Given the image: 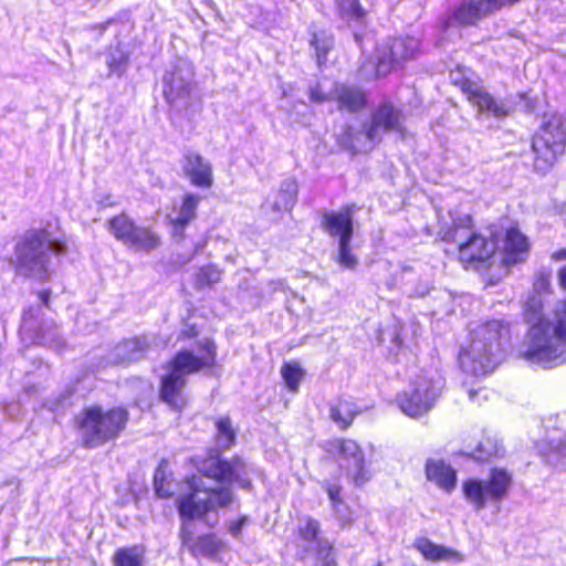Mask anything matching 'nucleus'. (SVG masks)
<instances>
[{
	"mask_svg": "<svg viewBox=\"0 0 566 566\" xmlns=\"http://www.w3.org/2000/svg\"><path fill=\"white\" fill-rule=\"evenodd\" d=\"M184 481L188 491L176 502L181 520V546L195 558L216 559L226 549L224 542L213 532L196 534L191 521L202 520L210 512L229 507L234 501V493L228 488H202L196 474L186 476Z\"/></svg>",
	"mask_w": 566,
	"mask_h": 566,
	"instance_id": "1",
	"label": "nucleus"
},
{
	"mask_svg": "<svg viewBox=\"0 0 566 566\" xmlns=\"http://www.w3.org/2000/svg\"><path fill=\"white\" fill-rule=\"evenodd\" d=\"M197 348L199 353L181 348L165 363V373L159 378L158 398L174 411L180 412L189 405L187 377L219 366L218 347L212 338L199 342Z\"/></svg>",
	"mask_w": 566,
	"mask_h": 566,
	"instance_id": "2",
	"label": "nucleus"
},
{
	"mask_svg": "<svg viewBox=\"0 0 566 566\" xmlns=\"http://www.w3.org/2000/svg\"><path fill=\"white\" fill-rule=\"evenodd\" d=\"M507 335L509 327L502 321H490L471 328L459 353L462 370L473 376L492 373L503 358Z\"/></svg>",
	"mask_w": 566,
	"mask_h": 566,
	"instance_id": "3",
	"label": "nucleus"
},
{
	"mask_svg": "<svg viewBox=\"0 0 566 566\" xmlns=\"http://www.w3.org/2000/svg\"><path fill=\"white\" fill-rule=\"evenodd\" d=\"M129 420V410L124 405L105 408L92 403L84 406L73 417L72 426L80 434L81 446L95 449L116 441L126 431Z\"/></svg>",
	"mask_w": 566,
	"mask_h": 566,
	"instance_id": "4",
	"label": "nucleus"
},
{
	"mask_svg": "<svg viewBox=\"0 0 566 566\" xmlns=\"http://www.w3.org/2000/svg\"><path fill=\"white\" fill-rule=\"evenodd\" d=\"M438 213V237L451 245L453 252L464 265L482 263L492 258L497 250L495 239L476 233L472 229V219L467 213H452L448 211Z\"/></svg>",
	"mask_w": 566,
	"mask_h": 566,
	"instance_id": "5",
	"label": "nucleus"
},
{
	"mask_svg": "<svg viewBox=\"0 0 566 566\" xmlns=\"http://www.w3.org/2000/svg\"><path fill=\"white\" fill-rule=\"evenodd\" d=\"M521 353L544 368L566 361V300L555 311L553 327L547 322L530 328Z\"/></svg>",
	"mask_w": 566,
	"mask_h": 566,
	"instance_id": "6",
	"label": "nucleus"
},
{
	"mask_svg": "<svg viewBox=\"0 0 566 566\" xmlns=\"http://www.w3.org/2000/svg\"><path fill=\"white\" fill-rule=\"evenodd\" d=\"M66 251L65 237L54 238L46 228L30 229L14 247L15 270L27 275L38 272L46 276L50 253L63 254Z\"/></svg>",
	"mask_w": 566,
	"mask_h": 566,
	"instance_id": "7",
	"label": "nucleus"
},
{
	"mask_svg": "<svg viewBox=\"0 0 566 566\" xmlns=\"http://www.w3.org/2000/svg\"><path fill=\"white\" fill-rule=\"evenodd\" d=\"M193 465L200 476L220 484L218 488L232 490L230 485L239 484L249 490L252 486L251 479L247 475L245 460L238 454L227 459L218 447L208 448L203 457L193 460Z\"/></svg>",
	"mask_w": 566,
	"mask_h": 566,
	"instance_id": "8",
	"label": "nucleus"
},
{
	"mask_svg": "<svg viewBox=\"0 0 566 566\" xmlns=\"http://www.w3.org/2000/svg\"><path fill=\"white\" fill-rule=\"evenodd\" d=\"M566 143V115L548 114L533 138L534 167L547 171L564 153Z\"/></svg>",
	"mask_w": 566,
	"mask_h": 566,
	"instance_id": "9",
	"label": "nucleus"
},
{
	"mask_svg": "<svg viewBox=\"0 0 566 566\" xmlns=\"http://www.w3.org/2000/svg\"><path fill=\"white\" fill-rule=\"evenodd\" d=\"M106 226L117 241L129 248L151 252L161 247V238L154 228L137 224L126 212L113 216Z\"/></svg>",
	"mask_w": 566,
	"mask_h": 566,
	"instance_id": "10",
	"label": "nucleus"
},
{
	"mask_svg": "<svg viewBox=\"0 0 566 566\" xmlns=\"http://www.w3.org/2000/svg\"><path fill=\"white\" fill-rule=\"evenodd\" d=\"M511 475L502 469H494L488 480L468 479L462 484L463 495L475 510H482L486 503L504 499L511 486Z\"/></svg>",
	"mask_w": 566,
	"mask_h": 566,
	"instance_id": "11",
	"label": "nucleus"
},
{
	"mask_svg": "<svg viewBox=\"0 0 566 566\" xmlns=\"http://www.w3.org/2000/svg\"><path fill=\"white\" fill-rule=\"evenodd\" d=\"M390 132H403V114L391 101L386 99L371 112L364 134L370 142H380L381 133Z\"/></svg>",
	"mask_w": 566,
	"mask_h": 566,
	"instance_id": "12",
	"label": "nucleus"
},
{
	"mask_svg": "<svg viewBox=\"0 0 566 566\" xmlns=\"http://www.w3.org/2000/svg\"><path fill=\"white\" fill-rule=\"evenodd\" d=\"M413 50L409 49L402 39H394L375 49L374 78L378 80L394 72L406 61L413 57Z\"/></svg>",
	"mask_w": 566,
	"mask_h": 566,
	"instance_id": "13",
	"label": "nucleus"
},
{
	"mask_svg": "<svg viewBox=\"0 0 566 566\" xmlns=\"http://www.w3.org/2000/svg\"><path fill=\"white\" fill-rule=\"evenodd\" d=\"M453 84L460 86L468 101L478 107L481 113H488L496 118L509 115L510 108L505 103L496 101L491 94L484 91L478 83L469 78H458L457 74H451Z\"/></svg>",
	"mask_w": 566,
	"mask_h": 566,
	"instance_id": "14",
	"label": "nucleus"
},
{
	"mask_svg": "<svg viewBox=\"0 0 566 566\" xmlns=\"http://www.w3.org/2000/svg\"><path fill=\"white\" fill-rule=\"evenodd\" d=\"M321 447L329 457L338 455L344 460H352L357 470L355 481H367L369 479L366 471L364 450L356 440L334 437L325 441Z\"/></svg>",
	"mask_w": 566,
	"mask_h": 566,
	"instance_id": "15",
	"label": "nucleus"
},
{
	"mask_svg": "<svg viewBox=\"0 0 566 566\" xmlns=\"http://www.w3.org/2000/svg\"><path fill=\"white\" fill-rule=\"evenodd\" d=\"M358 210L355 203L343 206L339 210L322 213L321 227L329 237L338 241L352 240L354 235V213Z\"/></svg>",
	"mask_w": 566,
	"mask_h": 566,
	"instance_id": "16",
	"label": "nucleus"
},
{
	"mask_svg": "<svg viewBox=\"0 0 566 566\" xmlns=\"http://www.w3.org/2000/svg\"><path fill=\"white\" fill-rule=\"evenodd\" d=\"M181 168L190 184L201 189H210L213 185L212 166L200 154L188 151L182 156Z\"/></svg>",
	"mask_w": 566,
	"mask_h": 566,
	"instance_id": "17",
	"label": "nucleus"
},
{
	"mask_svg": "<svg viewBox=\"0 0 566 566\" xmlns=\"http://www.w3.org/2000/svg\"><path fill=\"white\" fill-rule=\"evenodd\" d=\"M332 98L336 102L338 111L349 114H358L368 106L366 91L355 85L336 84L332 92Z\"/></svg>",
	"mask_w": 566,
	"mask_h": 566,
	"instance_id": "18",
	"label": "nucleus"
},
{
	"mask_svg": "<svg viewBox=\"0 0 566 566\" xmlns=\"http://www.w3.org/2000/svg\"><path fill=\"white\" fill-rule=\"evenodd\" d=\"M528 250V239L518 228L510 227L505 230L502 238V248L500 249L505 264H515L525 260Z\"/></svg>",
	"mask_w": 566,
	"mask_h": 566,
	"instance_id": "19",
	"label": "nucleus"
},
{
	"mask_svg": "<svg viewBox=\"0 0 566 566\" xmlns=\"http://www.w3.org/2000/svg\"><path fill=\"white\" fill-rule=\"evenodd\" d=\"M363 409L348 395L338 396L328 407L329 419L340 431L348 430Z\"/></svg>",
	"mask_w": 566,
	"mask_h": 566,
	"instance_id": "20",
	"label": "nucleus"
},
{
	"mask_svg": "<svg viewBox=\"0 0 566 566\" xmlns=\"http://www.w3.org/2000/svg\"><path fill=\"white\" fill-rule=\"evenodd\" d=\"M549 281L542 275L536 279L533 289L524 303V316L531 327L536 324H546L542 317L544 296L549 292Z\"/></svg>",
	"mask_w": 566,
	"mask_h": 566,
	"instance_id": "21",
	"label": "nucleus"
},
{
	"mask_svg": "<svg viewBox=\"0 0 566 566\" xmlns=\"http://www.w3.org/2000/svg\"><path fill=\"white\" fill-rule=\"evenodd\" d=\"M200 199L197 193L187 192L184 195L179 214L170 221L174 232L182 235L185 229L197 218Z\"/></svg>",
	"mask_w": 566,
	"mask_h": 566,
	"instance_id": "22",
	"label": "nucleus"
},
{
	"mask_svg": "<svg viewBox=\"0 0 566 566\" xmlns=\"http://www.w3.org/2000/svg\"><path fill=\"white\" fill-rule=\"evenodd\" d=\"M154 490L160 499H172L177 493V482L169 469L168 461L163 459L154 472Z\"/></svg>",
	"mask_w": 566,
	"mask_h": 566,
	"instance_id": "23",
	"label": "nucleus"
},
{
	"mask_svg": "<svg viewBox=\"0 0 566 566\" xmlns=\"http://www.w3.org/2000/svg\"><path fill=\"white\" fill-rule=\"evenodd\" d=\"M427 479L436 482L444 491L450 492L455 486L457 473L442 461H430L427 463Z\"/></svg>",
	"mask_w": 566,
	"mask_h": 566,
	"instance_id": "24",
	"label": "nucleus"
},
{
	"mask_svg": "<svg viewBox=\"0 0 566 566\" xmlns=\"http://www.w3.org/2000/svg\"><path fill=\"white\" fill-rule=\"evenodd\" d=\"M112 566H145V547L142 545L118 547L112 555Z\"/></svg>",
	"mask_w": 566,
	"mask_h": 566,
	"instance_id": "25",
	"label": "nucleus"
},
{
	"mask_svg": "<svg viewBox=\"0 0 566 566\" xmlns=\"http://www.w3.org/2000/svg\"><path fill=\"white\" fill-rule=\"evenodd\" d=\"M297 184L294 180L284 181L275 192L272 209L275 212L291 211L297 201Z\"/></svg>",
	"mask_w": 566,
	"mask_h": 566,
	"instance_id": "26",
	"label": "nucleus"
},
{
	"mask_svg": "<svg viewBox=\"0 0 566 566\" xmlns=\"http://www.w3.org/2000/svg\"><path fill=\"white\" fill-rule=\"evenodd\" d=\"M310 45L315 51V59L318 66L327 62V56L334 49V36L325 31L311 32Z\"/></svg>",
	"mask_w": 566,
	"mask_h": 566,
	"instance_id": "27",
	"label": "nucleus"
},
{
	"mask_svg": "<svg viewBox=\"0 0 566 566\" xmlns=\"http://www.w3.org/2000/svg\"><path fill=\"white\" fill-rule=\"evenodd\" d=\"M214 426L217 430L216 440L221 444L222 449L228 450L235 444L237 431L229 416L216 419Z\"/></svg>",
	"mask_w": 566,
	"mask_h": 566,
	"instance_id": "28",
	"label": "nucleus"
},
{
	"mask_svg": "<svg viewBox=\"0 0 566 566\" xmlns=\"http://www.w3.org/2000/svg\"><path fill=\"white\" fill-rule=\"evenodd\" d=\"M281 376L289 391L297 392L305 371L296 361H284L281 367Z\"/></svg>",
	"mask_w": 566,
	"mask_h": 566,
	"instance_id": "29",
	"label": "nucleus"
},
{
	"mask_svg": "<svg viewBox=\"0 0 566 566\" xmlns=\"http://www.w3.org/2000/svg\"><path fill=\"white\" fill-rule=\"evenodd\" d=\"M321 523L311 515L304 516L296 528V536L303 542L315 543L321 538Z\"/></svg>",
	"mask_w": 566,
	"mask_h": 566,
	"instance_id": "30",
	"label": "nucleus"
},
{
	"mask_svg": "<svg viewBox=\"0 0 566 566\" xmlns=\"http://www.w3.org/2000/svg\"><path fill=\"white\" fill-rule=\"evenodd\" d=\"M427 559L434 562L460 563L464 557L458 551L427 542Z\"/></svg>",
	"mask_w": 566,
	"mask_h": 566,
	"instance_id": "31",
	"label": "nucleus"
},
{
	"mask_svg": "<svg viewBox=\"0 0 566 566\" xmlns=\"http://www.w3.org/2000/svg\"><path fill=\"white\" fill-rule=\"evenodd\" d=\"M399 407L403 413L412 418L420 417L424 410L422 398L418 390L403 394L399 399Z\"/></svg>",
	"mask_w": 566,
	"mask_h": 566,
	"instance_id": "32",
	"label": "nucleus"
},
{
	"mask_svg": "<svg viewBox=\"0 0 566 566\" xmlns=\"http://www.w3.org/2000/svg\"><path fill=\"white\" fill-rule=\"evenodd\" d=\"M336 263L346 270H355L358 265V259L352 251V240L338 241Z\"/></svg>",
	"mask_w": 566,
	"mask_h": 566,
	"instance_id": "33",
	"label": "nucleus"
},
{
	"mask_svg": "<svg viewBox=\"0 0 566 566\" xmlns=\"http://www.w3.org/2000/svg\"><path fill=\"white\" fill-rule=\"evenodd\" d=\"M315 544L313 552L316 560L319 562L322 566H336L333 544L324 538H319Z\"/></svg>",
	"mask_w": 566,
	"mask_h": 566,
	"instance_id": "34",
	"label": "nucleus"
},
{
	"mask_svg": "<svg viewBox=\"0 0 566 566\" xmlns=\"http://www.w3.org/2000/svg\"><path fill=\"white\" fill-rule=\"evenodd\" d=\"M539 452L548 463L556 465L563 457H566V440H559L556 443L552 440L548 444H543Z\"/></svg>",
	"mask_w": 566,
	"mask_h": 566,
	"instance_id": "35",
	"label": "nucleus"
},
{
	"mask_svg": "<svg viewBox=\"0 0 566 566\" xmlns=\"http://www.w3.org/2000/svg\"><path fill=\"white\" fill-rule=\"evenodd\" d=\"M221 279V271L216 265L199 268L196 282L199 287H207L218 283Z\"/></svg>",
	"mask_w": 566,
	"mask_h": 566,
	"instance_id": "36",
	"label": "nucleus"
},
{
	"mask_svg": "<svg viewBox=\"0 0 566 566\" xmlns=\"http://www.w3.org/2000/svg\"><path fill=\"white\" fill-rule=\"evenodd\" d=\"M474 1L463 2L453 13V19L460 24H474L479 21V13H475Z\"/></svg>",
	"mask_w": 566,
	"mask_h": 566,
	"instance_id": "37",
	"label": "nucleus"
},
{
	"mask_svg": "<svg viewBox=\"0 0 566 566\" xmlns=\"http://www.w3.org/2000/svg\"><path fill=\"white\" fill-rule=\"evenodd\" d=\"M129 55L127 52L117 51L116 53L109 54L107 59V67L109 73H115L118 76L123 75L128 64Z\"/></svg>",
	"mask_w": 566,
	"mask_h": 566,
	"instance_id": "38",
	"label": "nucleus"
},
{
	"mask_svg": "<svg viewBox=\"0 0 566 566\" xmlns=\"http://www.w3.org/2000/svg\"><path fill=\"white\" fill-rule=\"evenodd\" d=\"M339 10L343 14L356 20H364L366 15L359 0H342L339 3Z\"/></svg>",
	"mask_w": 566,
	"mask_h": 566,
	"instance_id": "39",
	"label": "nucleus"
},
{
	"mask_svg": "<svg viewBox=\"0 0 566 566\" xmlns=\"http://www.w3.org/2000/svg\"><path fill=\"white\" fill-rule=\"evenodd\" d=\"M165 99L168 104L176 103L179 98H188L190 96V90L186 85H181L176 88L174 85H168L164 91Z\"/></svg>",
	"mask_w": 566,
	"mask_h": 566,
	"instance_id": "40",
	"label": "nucleus"
},
{
	"mask_svg": "<svg viewBox=\"0 0 566 566\" xmlns=\"http://www.w3.org/2000/svg\"><path fill=\"white\" fill-rule=\"evenodd\" d=\"M444 388V378L439 374L436 373L433 377L430 378L429 384H427V397L429 396V392L432 394V397H439Z\"/></svg>",
	"mask_w": 566,
	"mask_h": 566,
	"instance_id": "41",
	"label": "nucleus"
},
{
	"mask_svg": "<svg viewBox=\"0 0 566 566\" xmlns=\"http://www.w3.org/2000/svg\"><path fill=\"white\" fill-rule=\"evenodd\" d=\"M325 491L331 500L333 506L337 509L343 503L342 486L337 484H327Z\"/></svg>",
	"mask_w": 566,
	"mask_h": 566,
	"instance_id": "42",
	"label": "nucleus"
},
{
	"mask_svg": "<svg viewBox=\"0 0 566 566\" xmlns=\"http://www.w3.org/2000/svg\"><path fill=\"white\" fill-rule=\"evenodd\" d=\"M130 346L132 352L145 354L149 349V343L145 337L135 336L126 342Z\"/></svg>",
	"mask_w": 566,
	"mask_h": 566,
	"instance_id": "43",
	"label": "nucleus"
},
{
	"mask_svg": "<svg viewBox=\"0 0 566 566\" xmlns=\"http://www.w3.org/2000/svg\"><path fill=\"white\" fill-rule=\"evenodd\" d=\"M200 334V331L196 324H189L177 336V340L186 342L190 339H196Z\"/></svg>",
	"mask_w": 566,
	"mask_h": 566,
	"instance_id": "44",
	"label": "nucleus"
},
{
	"mask_svg": "<svg viewBox=\"0 0 566 566\" xmlns=\"http://www.w3.org/2000/svg\"><path fill=\"white\" fill-rule=\"evenodd\" d=\"M310 99L313 103H325L328 101H333L332 95L322 92V90L318 86L313 87L311 90Z\"/></svg>",
	"mask_w": 566,
	"mask_h": 566,
	"instance_id": "45",
	"label": "nucleus"
},
{
	"mask_svg": "<svg viewBox=\"0 0 566 566\" xmlns=\"http://www.w3.org/2000/svg\"><path fill=\"white\" fill-rule=\"evenodd\" d=\"M247 523L245 516H240L229 525V532L232 536L238 537L241 534L243 525Z\"/></svg>",
	"mask_w": 566,
	"mask_h": 566,
	"instance_id": "46",
	"label": "nucleus"
},
{
	"mask_svg": "<svg viewBox=\"0 0 566 566\" xmlns=\"http://www.w3.org/2000/svg\"><path fill=\"white\" fill-rule=\"evenodd\" d=\"M38 297L41 300L45 307H50L51 291L49 289L41 290L38 293Z\"/></svg>",
	"mask_w": 566,
	"mask_h": 566,
	"instance_id": "47",
	"label": "nucleus"
},
{
	"mask_svg": "<svg viewBox=\"0 0 566 566\" xmlns=\"http://www.w3.org/2000/svg\"><path fill=\"white\" fill-rule=\"evenodd\" d=\"M557 277L559 286L566 291V265L558 271Z\"/></svg>",
	"mask_w": 566,
	"mask_h": 566,
	"instance_id": "48",
	"label": "nucleus"
},
{
	"mask_svg": "<svg viewBox=\"0 0 566 566\" xmlns=\"http://www.w3.org/2000/svg\"><path fill=\"white\" fill-rule=\"evenodd\" d=\"M553 259L556 261L566 260V249H562L553 254Z\"/></svg>",
	"mask_w": 566,
	"mask_h": 566,
	"instance_id": "49",
	"label": "nucleus"
},
{
	"mask_svg": "<svg viewBox=\"0 0 566 566\" xmlns=\"http://www.w3.org/2000/svg\"><path fill=\"white\" fill-rule=\"evenodd\" d=\"M417 548L424 555V543H417Z\"/></svg>",
	"mask_w": 566,
	"mask_h": 566,
	"instance_id": "50",
	"label": "nucleus"
},
{
	"mask_svg": "<svg viewBox=\"0 0 566 566\" xmlns=\"http://www.w3.org/2000/svg\"><path fill=\"white\" fill-rule=\"evenodd\" d=\"M474 395H475V391H473V390H470V391H469V396H470V398H471L472 400L474 399Z\"/></svg>",
	"mask_w": 566,
	"mask_h": 566,
	"instance_id": "51",
	"label": "nucleus"
},
{
	"mask_svg": "<svg viewBox=\"0 0 566 566\" xmlns=\"http://www.w3.org/2000/svg\"><path fill=\"white\" fill-rule=\"evenodd\" d=\"M367 63H370V60L364 61L363 65H366Z\"/></svg>",
	"mask_w": 566,
	"mask_h": 566,
	"instance_id": "52",
	"label": "nucleus"
},
{
	"mask_svg": "<svg viewBox=\"0 0 566 566\" xmlns=\"http://www.w3.org/2000/svg\"><path fill=\"white\" fill-rule=\"evenodd\" d=\"M367 63H370V60L364 61L363 65H366Z\"/></svg>",
	"mask_w": 566,
	"mask_h": 566,
	"instance_id": "53",
	"label": "nucleus"
},
{
	"mask_svg": "<svg viewBox=\"0 0 566 566\" xmlns=\"http://www.w3.org/2000/svg\"><path fill=\"white\" fill-rule=\"evenodd\" d=\"M367 63H370V60L364 61L363 65H366Z\"/></svg>",
	"mask_w": 566,
	"mask_h": 566,
	"instance_id": "54",
	"label": "nucleus"
},
{
	"mask_svg": "<svg viewBox=\"0 0 566 566\" xmlns=\"http://www.w3.org/2000/svg\"><path fill=\"white\" fill-rule=\"evenodd\" d=\"M375 566H382V564L380 562H378Z\"/></svg>",
	"mask_w": 566,
	"mask_h": 566,
	"instance_id": "55",
	"label": "nucleus"
}]
</instances>
